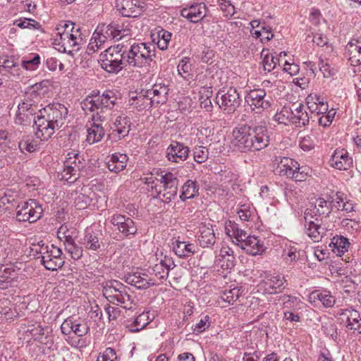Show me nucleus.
I'll use <instances>...</instances> for the list:
<instances>
[{"instance_id":"6","label":"nucleus","mask_w":361,"mask_h":361,"mask_svg":"<svg viewBox=\"0 0 361 361\" xmlns=\"http://www.w3.org/2000/svg\"><path fill=\"white\" fill-rule=\"evenodd\" d=\"M61 42L56 44L58 39H55V45H58V50L62 53H67L73 56L74 51H78V47L82 42L80 28L78 27L75 30L70 32H60Z\"/></svg>"},{"instance_id":"33","label":"nucleus","mask_w":361,"mask_h":361,"mask_svg":"<svg viewBox=\"0 0 361 361\" xmlns=\"http://www.w3.org/2000/svg\"><path fill=\"white\" fill-rule=\"evenodd\" d=\"M39 252L40 256L37 258H41V262L45 267V269L50 271H55L62 267L64 264V259L63 257H56L49 256L42 249L39 250Z\"/></svg>"},{"instance_id":"54","label":"nucleus","mask_w":361,"mask_h":361,"mask_svg":"<svg viewBox=\"0 0 361 361\" xmlns=\"http://www.w3.org/2000/svg\"><path fill=\"white\" fill-rule=\"evenodd\" d=\"M97 361H119V359L114 349L107 348L98 356Z\"/></svg>"},{"instance_id":"46","label":"nucleus","mask_w":361,"mask_h":361,"mask_svg":"<svg viewBox=\"0 0 361 361\" xmlns=\"http://www.w3.org/2000/svg\"><path fill=\"white\" fill-rule=\"evenodd\" d=\"M262 56H263L262 65L264 71L267 72H271L274 70L276 65V60L275 57L271 53H269L268 50L263 49L261 53Z\"/></svg>"},{"instance_id":"45","label":"nucleus","mask_w":361,"mask_h":361,"mask_svg":"<svg viewBox=\"0 0 361 361\" xmlns=\"http://www.w3.org/2000/svg\"><path fill=\"white\" fill-rule=\"evenodd\" d=\"M71 169H73V166L64 164L62 171L58 173V177L70 183L75 182L79 177L80 173L75 172Z\"/></svg>"},{"instance_id":"5","label":"nucleus","mask_w":361,"mask_h":361,"mask_svg":"<svg viewBox=\"0 0 361 361\" xmlns=\"http://www.w3.org/2000/svg\"><path fill=\"white\" fill-rule=\"evenodd\" d=\"M18 221L34 223L42 216L43 209L36 200L30 199L18 204L16 209Z\"/></svg>"},{"instance_id":"42","label":"nucleus","mask_w":361,"mask_h":361,"mask_svg":"<svg viewBox=\"0 0 361 361\" xmlns=\"http://www.w3.org/2000/svg\"><path fill=\"white\" fill-rule=\"evenodd\" d=\"M331 244L334 245L333 251L340 255L347 252L350 245L348 239L342 235L334 237Z\"/></svg>"},{"instance_id":"22","label":"nucleus","mask_w":361,"mask_h":361,"mask_svg":"<svg viewBox=\"0 0 361 361\" xmlns=\"http://www.w3.org/2000/svg\"><path fill=\"white\" fill-rule=\"evenodd\" d=\"M274 163L277 165L275 172L281 176L290 178L294 175L298 161L289 157H276Z\"/></svg>"},{"instance_id":"11","label":"nucleus","mask_w":361,"mask_h":361,"mask_svg":"<svg viewBox=\"0 0 361 361\" xmlns=\"http://www.w3.org/2000/svg\"><path fill=\"white\" fill-rule=\"evenodd\" d=\"M311 211L304 212L305 233L314 241L319 242L326 234V228L322 226L321 219L312 217Z\"/></svg>"},{"instance_id":"2","label":"nucleus","mask_w":361,"mask_h":361,"mask_svg":"<svg viewBox=\"0 0 361 361\" xmlns=\"http://www.w3.org/2000/svg\"><path fill=\"white\" fill-rule=\"evenodd\" d=\"M68 116L67 107L61 103H53L39 111L35 121V135L41 140H48L64 124Z\"/></svg>"},{"instance_id":"30","label":"nucleus","mask_w":361,"mask_h":361,"mask_svg":"<svg viewBox=\"0 0 361 361\" xmlns=\"http://www.w3.org/2000/svg\"><path fill=\"white\" fill-rule=\"evenodd\" d=\"M173 250L180 258H188L197 252V247L193 243L176 240Z\"/></svg>"},{"instance_id":"3","label":"nucleus","mask_w":361,"mask_h":361,"mask_svg":"<svg viewBox=\"0 0 361 361\" xmlns=\"http://www.w3.org/2000/svg\"><path fill=\"white\" fill-rule=\"evenodd\" d=\"M116 98L111 91L104 92L101 96L87 97L82 102L81 107L87 114L92 112V120L103 122L111 116V111L116 104Z\"/></svg>"},{"instance_id":"8","label":"nucleus","mask_w":361,"mask_h":361,"mask_svg":"<svg viewBox=\"0 0 361 361\" xmlns=\"http://www.w3.org/2000/svg\"><path fill=\"white\" fill-rule=\"evenodd\" d=\"M40 109L38 106L29 101H23L18 105V111L16 115V124L27 126L33 121V128L35 130V121L37 118Z\"/></svg>"},{"instance_id":"41","label":"nucleus","mask_w":361,"mask_h":361,"mask_svg":"<svg viewBox=\"0 0 361 361\" xmlns=\"http://www.w3.org/2000/svg\"><path fill=\"white\" fill-rule=\"evenodd\" d=\"M293 106H284L274 116V120L280 124H291Z\"/></svg>"},{"instance_id":"24","label":"nucleus","mask_w":361,"mask_h":361,"mask_svg":"<svg viewBox=\"0 0 361 361\" xmlns=\"http://www.w3.org/2000/svg\"><path fill=\"white\" fill-rule=\"evenodd\" d=\"M239 247L253 256L262 255L265 250L263 241L259 237L250 235L242 244H239Z\"/></svg>"},{"instance_id":"61","label":"nucleus","mask_w":361,"mask_h":361,"mask_svg":"<svg viewBox=\"0 0 361 361\" xmlns=\"http://www.w3.org/2000/svg\"><path fill=\"white\" fill-rule=\"evenodd\" d=\"M209 326V317L208 315H205L195 325V327L193 328V333L195 334H200L208 329Z\"/></svg>"},{"instance_id":"48","label":"nucleus","mask_w":361,"mask_h":361,"mask_svg":"<svg viewBox=\"0 0 361 361\" xmlns=\"http://www.w3.org/2000/svg\"><path fill=\"white\" fill-rule=\"evenodd\" d=\"M310 169L306 166H300L298 163V167H295L294 175L291 176L290 178L295 181H304L310 176Z\"/></svg>"},{"instance_id":"20","label":"nucleus","mask_w":361,"mask_h":361,"mask_svg":"<svg viewBox=\"0 0 361 361\" xmlns=\"http://www.w3.org/2000/svg\"><path fill=\"white\" fill-rule=\"evenodd\" d=\"M207 11L205 4L198 3L183 8L180 15L190 22L197 23L205 17Z\"/></svg>"},{"instance_id":"43","label":"nucleus","mask_w":361,"mask_h":361,"mask_svg":"<svg viewBox=\"0 0 361 361\" xmlns=\"http://www.w3.org/2000/svg\"><path fill=\"white\" fill-rule=\"evenodd\" d=\"M82 244L87 250L91 251H97L101 247V242L99 237L89 232H86Z\"/></svg>"},{"instance_id":"64","label":"nucleus","mask_w":361,"mask_h":361,"mask_svg":"<svg viewBox=\"0 0 361 361\" xmlns=\"http://www.w3.org/2000/svg\"><path fill=\"white\" fill-rule=\"evenodd\" d=\"M37 146L35 142L29 140H21L18 143V148L21 152H33L37 149Z\"/></svg>"},{"instance_id":"59","label":"nucleus","mask_w":361,"mask_h":361,"mask_svg":"<svg viewBox=\"0 0 361 361\" xmlns=\"http://www.w3.org/2000/svg\"><path fill=\"white\" fill-rule=\"evenodd\" d=\"M298 192L299 190L295 186H287L284 189V195L286 200L290 202H296L298 201Z\"/></svg>"},{"instance_id":"36","label":"nucleus","mask_w":361,"mask_h":361,"mask_svg":"<svg viewBox=\"0 0 361 361\" xmlns=\"http://www.w3.org/2000/svg\"><path fill=\"white\" fill-rule=\"evenodd\" d=\"M93 123L88 128L86 141L90 145L99 142L104 136V130L100 123L92 121Z\"/></svg>"},{"instance_id":"37","label":"nucleus","mask_w":361,"mask_h":361,"mask_svg":"<svg viewBox=\"0 0 361 361\" xmlns=\"http://www.w3.org/2000/svg\"><path fill=\"white\" fill-rule=\"evenodd\" d=\"M114 126V130L116 131L120 137H124L128 135L130 131V118L123 114L120 115L116 118Z\"/></svg>"},{"instance_id":"40","label":"nucleus","mask_w":361,"mask_h":361,"mask_svg":"<svg viewBox=\"0 0 361 361\" xmlns=\"http://www.w3.org/2000/svg\"><path fill=\"white\" fill-rule=\"evenodd\" d=\"M151 321L149 317V312H142L140 314L136 319L128 325L130 331L132 332H138L143 329Z\"/></svg>"},{"instance_id":"60","label":"nucleus","mask_w":361,"mask_h":361,"mask_svg":"<svg viewBox=\"0 0 361 361\" xmlns=\"http://www.w3.org/2000/svg\"><path fill=\"white\" fill-rule=\"evenodd\" d=\"M11 143V134L4 129H0V148L6 152L9 149L8 145Z\"/></svg>"},{"instance_id":"14","label":"nucleus","mask_w":361,"mask_h":361,"mask_svg":"<svg viewBox=\"0 0 361 361\" xmlns=\"http://www.w3.org/2000/svg\"><path fill=\"white\" fill-rule=\"evenodd\" d=\"M144 2L141 0H116V7L124 17L136 18L144 11Z\"/></svg>"},{"instance_id":"9","label":"nucleus","mask_w":361,"mask_h":361,"mask_svg":"<svg viewBox=\"0 0 361 361\" xmlns=\"http://www.w3.org/2000/svg\"><path fill=\"white\" fill-rule=\"evenodd\" d=\"M245 101L252 111L257 110L261 113L271 106L273 99L271 96L267 95L264 90L255 89L247 94Z\"/></svg>"},{"instance_id":"58","label":"nucleus","mask_w":361,"mask_h":361,"mask_svg":"<svg viewBox=\"0 0 361 361\" xmlns=\"http://www.w3.org/2000/svg\"><path fill=\"white\" fill-rule=\"evenodd\" d=\"M66 250L70 254L71 258L75 260L80 259L82 256L83 250L81 247L77 245L75 243H72L65 247Z\"/></svg>"},{"instance_id":"52","label":"nucleus","mask_w":361,"mask_h":361,"mask_svg":"<svg viewBox=\"0 0 361 361\" xmlns=\"http://www.w3.org/2000/svg\"><path fill=\"white\" fill-rule=\"evenodd\" d=\"M104 26H105V24H103V25H99L96 30L94 31V32L93 33V35L92 37V39L96 43V44H98V42H103L104 44L105 43V42L110 39H111V37L110 36H108L105 34V31H104Z\"/></svg>"},{"instance_id":"28","label":"nucleus","mask_w":361,"mask_h":361,"mask_svg":"<svg viewBox=\"0 0 361 361\" xmlns=\"http://www.w3.org/2000/svg\"><path fill=\"white\" fill-rule=\"evenodd\" d=\"M331 203H334V200L331 197L328 200L319 197L314 202V208H308L306 210L311 211L312 216L314 218L320 216H327L332 210Z\"/></svg>"},{"instance_id":"32","label":"nucleus","mask_w":361,"mask_h":361,"mask_svg":"<svg viewBox=\"0 0 361 361\" xmlns=\"http://www.w3.org/2000/svg\"><path fill=\"white\" fill-rule=\"evenodd\" d=\"M219 263L224 269L231 270L235 265V258L232 248L224 245L220 250Z\"/></svg>"},{"instance_id":"51","label":"nucleus","mask_w":361,"mask_h":361,"mask_svg":"<svg viewBox=\"0 0 361 361\" xmlns=\"http://www.w3.org/2000/svg\"><path fill=\"white\" fill-rule=\"evenodd\" d=\"M209 156L208 149L203 146H196L193 149V157L195 161L197 163H203L207 159Z\"/></svg>"},{"instance_id":"4","label":"nucleus","mask_w":361,"mask_h":361,"mask_svg":"<svg viewBox=\"0 0 361 361\" xmlns=\"http://www.w3.org/2000/svg\"><path fill=\"white\" fill-rule=\"evenodd\" d=\"M103 295L113 305L131 310L135 306V298L130 288L117 280H109L103 284Z\"/></svg>"},{"instance_id":"49","label":"nucleus","mask_w":361,"mask_h":361,"mask_svg":"<svg viewBox=\"0 0 361 361\" xmlns=\"http://www.w3.org/2000/svg\"><path fill=\"white\" fill-rule=\"evenodd\" d=\"M240 288L235 287L231 289L225 290L221 296V298L228 303H233L240 295Z\"/></svg>"},{"instance_id":"34","label":"nucleus","mask_w":361,"mask_h":361,"mask_svg":"<svg viewBox=\"0 0 361 361\" xmlns=\"http://www.w3.org/2000/svg\"><path fill=\"white\" fill-rule=\"evenodd\" d=\"M199 195V185L197 182L188 180L181 188L180 199L185 202L188 199H192Z\"/></svg>"},{"instance_id":"7","label":"nucleus","mask_w":361,"mask_h":361,"mask_svg":"<svg viewBox=\"0 0 361 361\" xmlns=\"http://www.w3.org/2000/svg\"><path fill=\"white\" fill-rule=\"evenodd\" d=\"M216 99L219 107L227 114L233 113L240 106L241 102L239 93L233 87H230L226 92L219 90Z\"/></svg>"},{"instance_id":"1","label":"nucleus","mask_w":361,"mask_h":361,"mask_svg":"<svg viewBox=\"0 0 361 361\" xmlns=\"http://www.w3.org/2000/svg\"><path fill=\"white\" fill-rule=\"evenodd\" d=\"M154 44L144 42L120 43L111 46L99 55L102 68L109 73H118L127 66L149 71L156 64Z\"/></svg>"},{"instance_id":"62","label":"nucleus","mask_w":361,"mask_h":361,"mask_svg":"<svg viewBox=\"0 0 361 361\" xmlns=\"http://www.w3.org/2000/svg\"><path fill=\"white\" fill-rule=\"evenodd\" d=\"M336 111L334 109L329 110L327 114L322 115L319 119L318 123L320 126L324 127L329 126L335 116Z\"/></svg>"},{"instance_id":"53","label":"nucleus","mask_w":361,"mask_h":361,"mask_svg":"<svg viewBox=\"0 0 361 361\" xmlns=\"http://www.w3.org/2000/svg\"><path fill=\"white\" fill-rule=\"evenodd\" d=\"M283 257L289 262H296L300 257V251L295 247L285 248L283 252Z\"/></svg>"},{"instance_id":"27","label":"nucleus","mask_w":361,"mask_h":361,"mask_svg":"<svg viewBox=\"0 0 361 361\" xmlns=\"http://www.w3.org/2000/svg\"><path fill=\"white\" fill-rule=\"evenodd\" d=\"M310 300L318 305L319 302L326 308L332 307L336 303V298L330 291L326 290H314L310 295Z\"/></svg>"},{"instance_id":"55","label":"nucleus","mask_w":361,"mask_h":361,"mask_svg":"<svg viewBox=\"0 0 361 361\" xmlns=\"http://www.w3.org/2000/svg\"><path fill=\"white\" fill-rule=\"evenodd\" d=\"M219 6H220L221 11L224 12V16H234L235 11V6L231 3L228 0H218Z\"/></svg>"},{"instance_id":"21","label":"nucleus","mask_w":361,"mask_h":361,"mask_svg":"<svg viewBox=\"0 0 361 361\" xmlns=\"http://www.w3.org/2000/svg\"><path fill=\"white\" fill-rule=\"evenodd\" d=\"M124 281L130 286H133L137 289H147L154 284L147 274L141 271L128 273L125 275Z\"/></svg>"},{"instance_id":"56","label":"nucleus","mask_w":361,"mask_h":361,"mask_svg":"<svg viewBox=\"0 0 361 361\" xmlns=\"http://www.w3.org/2000/svg\"><path fill=\"white\" fill-rule=\"evenodd\" d=\"M40 63V57L35 54L32 59H27L22 61V66L29 71L36 70Z\"/></svg>"},{"instance_id":"44","label":"nucleus","mask_w":361,"mask_h":361,"mask_svg":"<svg viewBox=\"0 0 361 361\" xmlns=\"http://www.w3.org/2000/svg\"><path fill=\"white\" fill-rule=\"evenodd\" d=\"M64 164L73 166L72 171L73 170L75 172L78 173L84 167V163L80 159L79 154L73 152L68 154V157Z\"/></svg>"},{"instance_id":"13","label":"nucleus","mask_w":361,"mask_h":361,"mask_svg":"<svg viewBox=\"0 0 361 361\" xmlns=\"http://www.w3.org/2000/svg\"><path fill=\"white\" fill-rule=\"evenodd\" d=\"M61 331L64 335L73 333L78 337H82L90 331V326L84 319H75L73 317H69L61 324Z\"/></svg>"},{"instance_id":"38","label":"nucleus","mask_w":361,"mask_h":361,"mask_svg":"<svg viewBox=\"0 0 361 361\" xmlns=\"http://www.w3.org/2000/svg\"><path fill=\"white\" fill-rule=\"evenodd\" d=\"M148 94L146 93V90H142L135 97H132L131 105L134 106L138 111L153 106L152 103L149 97H147Z\"/></svg>"},{"instance_id":"10","label":"nucleus","mask_w":361,"mask_h":361,"mask_svg":"<svg viewBox=\"0 0 361 361\" xmlns=\"http://www.w3.org/2000/svg\"><path fill=\"white\" fill-rule=\"evenodd\" d=\"M251 126L238 125L232 131L231 144L233 147L242 152H249Z\"/></svg>"},{"instance_id":"57","label":"nucleus","mask_w":361,"mask_h":361,"mask_svg":"<svg viewBox=\"0 0 361 361\" xmlns=\"http://www.w3.org/2000/svg\"><path fill=\"white\" fill-rule=\"evenodd\" d=\"M190 58L184 57L180 61L177 66L178 73L183 78H186L184 74L189 75L191 71V65L190 63Z\"/></svg>"},{"instance_id":"16","label":"nucleus","mask_w":361,"mask_h":361,"mask_svg":"<svg viewBox=\"0 0 361 361\" xmlns=\"http://www.w3.org/2000/svg\"><path fill=\"white\" fill-rule=\"evenodd\" d=\"M190 149L184 143L172 141L166 149V157L169 161L180 163L188 157Z\"/></svg>"},{"instance_id":"18","label":"nucleus","mask_w":361,"mask_h":361,"mask_svg":"<svg viewBox=\"0 0 361 361\" xmlns=\"http://www.w3.org/2000/svg\"><path fill=\"white\" fill-rule=\"evenodd\" d=\"M169 88L168 85L163 82H156L152 88L146 90L149 97L153 106H158L160 104H165L169 98Z\"/></svg>"},{"instance_id":"23","label":"nucleus","mask_w":361,"mask_h":361,"mask_svg":"<svg viewBox=\"0 0 361 361\" xmlns=\"http://www.w3.org/2000/svg\"><path fill=\"white\" fill-rule=\"evenodd\" d=\"M329 164L338 170H348L353 164V159L345 149H337L332 154Z\"/></svg>"},{"instance_id":"31","label":"nucleus","mask_w":361,"mask_h":361,"mask_svg":"<svg viewBox=\"0 0 361 361\" xmlns=\"http://www.w3.org/2000/svg\"><path fill=\"white\" fill-rule=\"evenodd\" d=\"M128 157L126 154L114 153L107 161V168L116 173L123 171L126 167Z\"/></svg>"},{"instance_id":"12","label":"nucleus","mask_w":361,"mask_h":361,"mask_svg":"<svg viewBox=\"0 0 361 361\" xmlns=\"http://www.w3.org/2000/svg\"><path fill=\"white\" fill-rule=\"evenodd\" d=\"M250 131L249 152L259 151L268 146L269 135L266 126H251Z\"/></svg>"},{"instance_id":"35","label":"nucleus","mask_w":361,"mask_h":361,"mask_svg":"<svg viewBox=\"0 0 361 361\" xmlns=\"http://www.w3.org/2000/svg\"><path fill=\"white\" fill-rule=\"evenodd\" d=\"M157 174L159 176V179H157V181L162 184V190H172V188L178 190V179L175 174L171 172H161L160 174L157 172Z\"/></svg>"},{"instance_id":"26","label":"nucleus","mask_w":361,"mask_h":361,"mask_svg":"<svg viewBox=\"0 0 361 361\" xmlns=\"http://www.w3.org/2000/svg\"><path fill=\"white\" fill-rule=\"evenodd\" d=\"M291 124L298 128L305 127L310 123V117L302 103L293 104Z\"/></svg>"},{"instance_id":"47","label":"nucleus","mask_w":361,"mask_h":361,"mask_svg":"<svg viewBox=\"0 0 361 361\" xmlns=\"http://www.w3.org/2000/svg\"><path fill=\"white\" fill-rule=\"evenodd\" d=\"M105 34L111 37V39H116L119 40L122 39L125 35H123V32L119 30L120 27H117L116 22H111L109 25L104 26Z\"/></svg>"},{"instance_id":"25","label":"nucleus","mask_w":361,"mask_h":361,"mask_svg":"<svg viewBox=\"0 0 361 361\" xmlns=\"http://www.w3.org/2000/svg\"><path fill=\"white\" fill-rule=\"evenodd\" d=\"M198 242L202 247H211L216 243L215 233L211 224L202 223L199 228Z\"/></svg>"},{"instance_id":"63","label":"nucleus","mask_w":361,"mask_h":361,"mask_svg":"<svg viewBox=\"0 0 361 361\" xmlns=\"http://www.w3.org/2000/svg\"><path fill=\"white\" fill-rule=\"evenodd\" d=\"M157 264H159L164 271L166 270V273L168 274H169L170 270L174 269L176 267L172 257L166 255L164 256L163 258H161Z\"/></svg>"},{"instance_id":"50","label":"nucleus","mask_w":361,"mask_h":361,"mask_svg":"<svg viewBox=\"0 0 361 361\" xmlns=\"http://www.w3.org/2000/svg\"><path fill=\"white\" fill-rule=\"evenodd\" d=\"M171 38V33L164 30H161L158 32L157 47L161 50L167 49L169 43Z\"/></svg>"},{"instance_id":"29","label":"nucleus","mask_w":361,"mask_h":361,"mask_svg":"<svg viewBox=\"0 0 361 361\" xmlns=\"http://www.w3.org/2000/svg\"><path fill=\"white\" fill-rule=\"evenodd\" d=\"M226 233L231 238H233V242L238 246L242 244L247 238V232L239 228L238 225L231 220L226 222L225 224Z\"/></svg>"},{"instance_id":"19","label":"nucleus","mask_w":361,"mask_h":361,"mask_svg":"<svg viewBox=\"0 0 361 361\" xmlns=\"http://www.w3.org/2000/svg\"><path fill=\"white\" fill-rule=\"evenodd\" d=\"M286 282L283 276L280 275H267L260 283V288L266 293L274 294L281 292L286 287Z\"/></svg>"},{"instance_id":"15","label":"nucleus","mask_w":361,"mask_h":361,"mask_svg":"<svg viewBox=\"0 0 361 361\" xmlns=\"http://www.w3.org/2000/svg\"><path fill=\"white\" fill-rule=\"evenodd\" d=\"M111 223L126 237L130 238L137 233V226L133 220L125 215L114 214Z\"/></svg>"},{"instance_id":"39","label":"nucleus","mask_w":361,"mask_h":361,"mask_svg":"<svg viewBox=\"0 0 361 361\" xmlns=\"http://www.w3.org/2000/svg\"><path fill=\"white\" fill-rule=\"evenodd\" d=\"M16 276V272L13 268L0 267V288L6 289L11 285Z\"/></svg>"},{"instance_id":"17","label":"nucleus","mask_w":361,"mask_h":361,"mask_svg":"<svg viewBox=\"0 0 361 361\" xmlns=\"http://www.w3.org/2000/svg\"><path fill=\"white\" fill-rule=\"evenodd\" d=\"M338 314L341 316L342 322L346 324L349 330L353 331V333L361 334V318L357 311L350 309H341Z\"/></svg>"}]
</instances>
